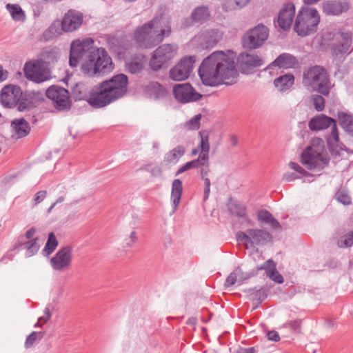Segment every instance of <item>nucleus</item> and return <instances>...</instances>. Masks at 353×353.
I'll list each match as a JSON object with an SVG mask.
<instances>
[{"instance_id": "6e6d98bb", "label": "nucleus", "mask_w": 353, "mask_h": 353, "mask_svg": "<svg viewBox=\"0 0 353 353\" xmlns=\"http://www.w3.org/2000/svg\"><path fill=\"white\" fill-rule=\"evenodd\" d=\"M236 236L238 241H245L246 243H250L249 229L245 232H238Z\"/></svg>"}, {"instance_id": "4be33fe9", "label": "nucleus", "mask_w": 353, "mask_h": 353, "mask_svg": "<svg viewBox=\"0 0 353 353\" xmlns=\"http://www.w3.org/2000/svg\"><path fill=\"white\" fill-rule=\"evenodd\" d=\"M297 65V60L295 57L288 53H283L280 54L272 63H271L265 70H269L272 73L271 70L278 67L279 68L289 69L294 68Z\"/></svg>"}, {"instance_id": "7c9ffc66", "label": "nucleus", "mask_w": 353, "mask_h": 353, "mask_svg": "<svg viewBox=\"0 0 353 353\" xmlns=\"http://www.w3.org/2000/svg\"><path fill=\"white\" fill-rule=\"evenodd\" d=\"M211 14L208 7L205 6H198L194 8L191 14V17L194 22L203 23L210 19Z\"/></svg>"}, {"instance_id": "f257e3e1", "label": "nucleus", "mask_w": 353, "mask_h": 353, "mask_svg": "<svg viewBox=\"0 0 353 353\" xmlns=\"http://www.w3.org/2000/svg\"><path fill=\"white\" fill-rule=\"evenodd\" d=\"M128 78L124 74L105 80L94 89L79 82L72 88L75 100H86L96 108H103L123 97L128 92Z\"/></svg>"}, {"instance_id": "dca6fc26", "label": "nucleus", "mask_w": 353, "mask_h": 353, "mask_svg": "<svg viewBox=\"0 0 353 353\" xmlns=\"http://www.w3.org/2000/svg\"><path fill=\"white\" fill-rule=\"evenodd\" d=\"M22 97V91L17 85H8L5 86L0 94V103L6 108L15 106Z\"/></svg>"}, {"instance_id": "052dcab7", "label": "nucleus", "mask_w": 353, "mask_h": 353, "mask_svg": "<svg viewBox=\"0 0 353 353\" xmlns=\"http://www.w3.org/2000/svg\"><path fill=\"white\" fill-rule=\"evenodd\" d=\"M289 167L301 175H305L307 174V172L296 163L290 162L289 163Z\"/></svg>"}, {"instance_id": "f3484780", "label": "nucleus", "mask_w": 353, "mask_h": 353, "mask_svg": "<svg viewBox=\"0 0 353 353\" xmlns=\"http://www.w3.org/2000/svg\"><path fill=\"white\" fill-rule=\"evenodd\" d=\"M242 73L250 74L257 67L263 64V61L258 55L247 52L241 53L237 59Z\"/></svg>"}, {"instance_id": "58836bf2", "label": "nucleus", "mask_w": 353, "mask_h": 353, "mask_svg": "<svg viewBox=\"0 0 353 353\" xmlns=\"http://www.w3.org/2000/svg\"><path fill=\"white\" fill-rule=\"evenodd\" d=\"M242 271L240 268H236L232 272H231L227 277L224 285L226 288L230 287L235 284L236 282L242 281L243 280Z\"/></svg>"}, {"instance_id": "9d476101", "label": "nucleus", "mask_w": 353, "mask_h": 353, "mask_svg": "<svg viewBox=\"0 0 353 353\" xmlns=\"http://www.w3.org/2000/svg\"><path fill=\"white\" fill-rule=\"evenodd\" d=\"M269 36L268 28L263 24H259L248 30L242 38L244 48L254 50L263 45Z\"/></svg>"}, {"instance_id": "20e7f679", "label": "nucleus", "mask_w": 353, "mask_h": 353, "mask_svg": "<svg viewBox=\"0 0 353 353\" xmlns=\"http://www.w3.org/2000/svg\"><path fill=\"white\" fill-rule=\"evenodd\" d=\"M303 84L309 90L323 95L330 92V82L326 70L320 65H314L304 70Z\"/></svg>"}, {"instance_id": "6ab92c4d", "label": "nucleus", "mask_w": 353, "mask_h": 353, "mask_svg": "<svg viewBox=\"0 0 353 353\" xmlns=\"http://www.w3.org/2000/svg\"><path fill=\"white\" fill-rule=\"evenodd\" d=\"M335 39L337 43L332 45V53L334 56L341 57L348 51L352 44L351 34L347 32L337 33Z\"/></svg>"}, {"instance_id": "69168bd1", "label": "nucleus", "mask_w": 353, "mask_h": 353, "mask_svg": "<svg viewBox=\"0 0 353 353\" xmlns=\"http://www.w3.org/2000/svg\"><path fill=\"white\" fill-rule=\"evenodd\" d=\"M230 141L232 146L234 147L237 145L238 139L235 135H231L230 137Z\"/></svg>"}, {"instance_id": "c9c22d12", "label": "nucleus", "mask_w": 353, "mask_h": 353, "mask_svg": "<svg viewBox=\"0 0 353 353\" xmlns=\"http://www.w3.org/2000/svg\"><path fill=\"white\" fill-rule=\"evenodd\" d=\"M327 142L329 146L339 148L343 149V145L340 142L338 130L336 122L332 126L331 133L327 138Z\"/></svg>"}, {"instance_id": "79ce46f5", "label": "nucleus", "mask_w": 353, "mask_h": 353, "mask_svg": "<svg viewBox=\"0 0 353 353\" xmlns=\"http://www.w3.org/2000/svg\"><path fill=\"white\" fill-rule=\"evenodd\" d=\"M336 199L343 205H350L352 203L351 197L347 191L344 188H340L335 194Z\"/></svg>"}, {"instance_id": "e433bc0d", "label": "nucleus", "mask_w": 353, "mask_h": 353, "mask_svg": "<svg viewBox=\"0 0 353 353\" xmlns=\"http://www.w3.org/2000/svg\"><path fill=\"white\" fill-rule=\"evenodd\" d=\"M248 293V297L252 301H256L261 303L267 296L266 290L263 288L259 289H248L245 290Z\"/></svg>"}, {"instance_id": "5fc2aeb1", "label": "nucleus", "mask_w": 353, "mask_h": 353, "mask_svg": "<svg viewBox=\"0 0 353 353\" xmlns=\"http://www.w3.org/2000/svg\"><path fill=\"white\" fill-rule=\"evenodd\" d=\"M250 0H232L230 1V6L234 9L242 8L245 7Z\"/></svg>"}, {"instance_id": "c756f323", "label": "nucleus", "mask_w": 353, "mask_h": 353, "mask_svg": "<svg viewBox=\"0 0 353 353\" xmlns=\"http://www.w3.org/2000/svg\"><path fill=\"white\" fill-rule=\"evenodd\" d=\"M38 241V239L19 241L17 248L21 250H26V256L30 257L38 252L39 249V244Z\"/></svg>"}, {"instance_id": "473e14b6", "label": "nucleus", "mask_w": 353, "mask_h": 353, "mask_svg": "<svg viewBox=\"0 0 353 353\" xmlns=\"http://www.w3.org/2000/svg\"><path fill=\"white\" fill-rule=\"evenodd\" d=\"M199 135L201 137V141L198 147L200 149V154L198 159L200 160H208L209 159L210 152L209 137L203 132H199Z\"/></svg>"}, {"instance_id": "6e6552de", "label": "nucleus", "mask_w": 353, "mask_h": 353, "mask_svg": "<svg viewBox=\"0 0 353 353\" xmlns=\"http://www.w3.org/2000/svg\"><path fill=\"white\" fill-rule=\"evenodd\" d=\"M323 142L321 139H312L310 145L302 153L303 164L312 170L320 165L321 163H327V159L323 155Z\"/></svg>"}, {"instance_id": "412c9836", "label": "nucleus", "mask_w": 353, "mask_h": 353, "mask_svg": "<svg viewBox=\"0 0 353 353\" xmlns=\"http://www.w3.org/2000/svg\"><path fill=\"white\" fill-rule=\"evenodd\" d=\"M250 247L264 245L272 241V235L263 229H249Z\"/></svg>"}, {"instance_id": "c03bdc74", "label": "nucleus", "mask_w": 353, "mask_h": 353, "mask_svg": "<svg viewBox=\"0 0 353 353\" xmlns=\"http://www.w3.org/2000/svg\"><path fill=\"white\" fill-rule=\"evenodd\" d=\"M201 114H199L195 115L190 121L185 123V127L190 130H196L200 128V120Z\"/></svg>"}, {"instance_id": "603ef678", "label": "nucleus", "mask_w": 353, "mask_h": 353, "mask_svg": "<svg viewBox=\"0 0 353 353\" xmlns=\"http://www.w3.org/2000/svg\"><path fill=\"white\" fill-rule=\"evenodd\" d=\"M39 334H40V333H38L37 332H32L29 336H28L24 344L25 347L29 348L31 346H32L35 341H37Z\"/></svg>"}, {"instance_id": "864d4df0", "label": "nucleus", "mask_w": 353, "mask_h": 353, "mask_svg": "<svg viewBox=\"0 0 353 353\" xmlns=\"http://www.w3.org/2000/svg\"><path fill=\"white\" fill-rule=\"evenodd\" d=\"M17 105H18L17 109L20 112L29 110L32 108V103L26 99L23 100L22 97L19 101Z\"/></svg>"}, {"instance_id": "7ed1b4c3", "label": "nucleus", "mask_w": 353, "mask_h": 353, "mask_svg": "<svg viewBox=\"0 0 353 353\" xmlns=\"http://www.w3.org/2000/svg\"><path fill=\"white\" fill-rule=\"evenodd\" d=\"M172 33L171 19L163 14L137 28L134 33L136 43L141 48L150 49L161 43Z\"/></svg>"}, {"instance_id": "bb28decb", "label": "nucleus", "mask_w": 353, "mask_h": 353, "mask_svg": "<svg viewBox=\"0 0 353 353\" xmlns=\"http://www.w3.org/2000/svg\"><path fill=\"white\" fill-rule=\"evenodd\" d=\"M11 126L14 132L12 137L16 139H20L27 136L30 130L28 123L24 119L12 121Z\"/></svg>"}, {"instance_id": "4468645a", "label": "nucleus", "mask_w": 353, "mask_h": 353, "mask_svg": "<svg viewBox=\"0 0 353 353\" xmlns=\"http://www.w3.org/2000/svg\"><path fill=\"white\" fill-rule=\"evenodd\" d=\"M195 60L194 56L181 59L174 67L170 69L169 72L170 78L174 81L186 79L192 70Z\"/></svg>"}, {"instance_id": "a19ab883", "label": "nucleus", "mask_w": 353, "mask_h": 353, "mask_svg": "<svg viewBox=\"0 0 353 353\" xmlns=\"http://www.w3.org/2000/svg\"><path fill=\"white\" fill-rule=\"evenodd\" d=\"M127 70L132 74H137L143 68V62L142 59H136L132 60L126 64Z\"/></svg>"}, {"instance_id": "0eeeda50", "label": "nucleus", "mask_w": 353, "mask_h": 353, "mask_svg": "<svg viewBox=\"0 0 353 353\" xmlns=\"http://www.w3.org/2000/svg\"><path fill=\"white\" fill-rule=\"evenodd\" d=\"M178 46L175 43H165L159 46L152 54L150 67L158 71L168 65L177 56Z\"/></svg>"}, {"instance_id": "13d9d810", "label": "nucleus", "mask_w": 353, "mask_h": 353, "mask_svg": "<svg viewBox=\"0 0 353 353\" xmlns=\"http://www.w3.org/2000/svg\"><path fill=\"white\" fill-rule=\"evenodd\" d=\"M46 194H47V192L46 190H41V191L38 192L35 194L34 198V204L37 205V204L41 203V201H43V199L46 198Z\"/></svg>"}, {"instance_id": "bf43d9fd", "label": "nucleus", "mask_w": 353, "mask_h": 353, "mask_svg": "<svg viewBox=\"0 0 353 353\" xmlns=\"http://www.w3.org/2000/svg\"><path fill=\"white\" fill-rule=\"evenodd\" d=\"M287 325L289 327H290L292 330H293L295 332H300L301 330V321L300 320H295L289 321L287 323Z\"/></svg>"}, {"instance_id": "37998d69", "label": "nucleus", "mask_w": 353, "mask_h": 353, "mask_svg": "<svg viewBox=\"0 0 353 353\" xmlns=\"http://www.w3.org/2000/svg\"><path fill=\"white\" fill-rule=\"evenodd\" d=\"M58 58V54L54 51H46L43 52L42 58L39 60H42L43 65L48 64L50 65L51 63H54Z\"/></svg>"}, {"instance_id": "3c124183", "label": "nucleus", "mask_w": 353, "mask_h": 353, "mask_svg": "<svg viewBox=\"0 0 353 353\" xmlns=\"http://www.w3.org/2000/svg\"><path fill=\"white\" fill-rule=\"evenodd\" d=\"M50 317H51V312H50V310L48 307H46L44 310V315L41 316L39 319L38 322L36 323L34 327H38L40 325L41 326L42 325L48 322V321L50 319Z\"/></svg>"}, {"instance_id": "9b49d317", "label": "nucleus", "mask_w": 353, "mask_h": 353, "mask_svg": "<svg viewBox=\"0 0 353 353\" xmlns=\"http://www.w3.org/2000/svg\"><path fill=\"white\" fill-rule=\"evenodd\" d=\"M23 72L25 77L35 83H40L51 78L50 70L46 68L42 60H32L26 63Z\"/></svg>"}, {"instance_id": "2eb2a0df", "label": "nucleus", "mask_w": 353, "mask_h": 353, "mask_svg": "<svg viewBox=\"0 0 353 353\" xmlns=\"http://www.w3.org/2000/svg\"><path fill=\"white\" fill-rule=\"evenodd\" d=\"M72 258V248L70 245L61 248L51 259L52 268L57 271H63L71 264Z\"/></svg>"}, {"instance_id": "a18cd8bd", "label": "nucleus", "mask_w": 353, "mask_h": 353, "mask_svg": "<svg viewBox=\"0 0 353 353\" xmlns=\"http://www.w3.org/2000/svg\"><path fill=\"white\" fill-rule=\"evenodd\" d=\"M200 161L201 160L197 158L196 159L186 163L177 170L176 176L190 169L199 168Z\"/></svg>"}, {"instance_id": "774afa93", "label": "nucleus", "mask_w": 353, "mask_h": 353, "mask_svg": "<svg viewBox=\"0 0 353 353\" xmlns=\"http://www.w3.org/2000/svg\"><path fill=\"white\" fill-rule=\"evenodd\" d=\"M256 350L254 347H249V348H245L243 350V353H255Z\"/></svg>"}, {"instance_id": "f03ea898", "label": "nucleus", "mask_w": 353, "mask_h": 353, "mask_svg": "<svg viewBox=\"0 0 353 353\" xmlns=\"http://www.w3.org/2000/svg\"><path fill=\"white\" fill-rule=\"evenodd\" d=\"M199 74L206 85L234 84L239 77L234 52L232 50L212 52L202 61L199 68Z\"/></svg>"}, {"instance_id": "39448f33", "label": "nucleus", "mask_w": 353, "mask_h": 353, "mask_svg": "<svg viewBox=\"0 0 353 353\" xmlns=\"http://www.w3.org/2000/svg\"><path fill=\"white\" fill-rule=\"evenodd\" d=\"M112 65L111 57L104 48H100L90 54L89 57L82 63L81 70L84 74L93 77L110 70L112 68Z\"/></svg>"}, {"instance_id": "a211bd4d", "label": "nucleus", "mask_w": 353, "mask_h": 353, "mask_svg": "<svg viewBox=\"0 0 353 353\" xmlns=\"http://www.w3.org/2000/svg\"><path fill=\"white\" fill-rule=\"evenodd\" d=\"M83 19V14L74 10H68L63 16L61 21V29L65 32L75 31L82 24Z\"/></svg>"}, {"instance_id": "423d86ee", "label": "nucleus", "mask_w": 353, "mask_h": 353, "mask_svg": "<svg viewBox=\"0 0 353 353\" xmlns=\"http://www.w3.org/2000/svg\"><path fill=\"white\" fill-rule=\"evenodd\" d=\"M320 16L314 8H303L295 20L294 30L301 36H306L316 29Z\"/></svg>"}, {"instance_id": "5701e85b", "label": "nucleus", "mask_w": 353, "mask_h": 353, "mask_svg": "<svg viewBox=\"0 0 353 353\" xmlns=\"http://www.w3.org/2000/svg\"><path fill=\"white\" fill-rule=\"evenodd\" d=\"M350 8L346 1H327L323 4V12L327 15H339Z\"/></svg>"}, {"instance_id": "aec40b11", "label": "nucleus", "mask_w": 353, "mask_h": 353, "mask_svg": "<svg viewBox=\"0 0 353 353\" xmlns=\"http://www.w3.org/2000/svg\"><path fill=\"white\" fill-rule=\"evenodd\" d=\"M295 6L293 3H288L284 5L278 16L279 26L283 30H288L293 22Z\"/></svg>"}, {"instance_id": "2f4dec72", "label": "nucleus", "mask_w": 353, "mask_h": 353, "mask_svg": "<svg viewBox=\"0 0 353 353\" xmlns=\"http://www.w3.org/2000/svg\"><path fill=\"white\" fill-rule=\"evenodd\" d=\"M183 185L180 179H174L172 183L171 199L174 206V211L179 206L182 195Z\"/></svg>"}, {"instance_id": "0e129e2a", "label": "nucleus", "mask_w": 353, "mask_h": 353, "mask_svg": "<svg viewBox=\"0 0 353 353\" xmlns=\"http://www.w3.org/2000/svg\"><path fill=\"white\" fill-rule=\"evenodd\" d=\"M150 172L152 176H154V177L161 176L162 175V169L161 167L157 165V166H154V168H152L150 170Z\"/></svg>"}, {"instance_id": "de8ad7c7", "label": "nucleus", "mask_w": 353, "mask_h": 353, "mask_svg": "<svg viewBox=\"0 0 353 353\" xmlns=\"http://www.w3.org/2000/svg\"><path fill=\"white\" fill-rule=\"evenodd\" d=\"M339 119L345 125L347 130L353 134V119L350 120L349 116L345 113H339Z\"/></svg>"}, {"instance_id": "8fccbe9b", "label": "nucleus", "mask_w": 353, "mask_h": 353, "mask_svg": "<svg viewBox=\"0 0 353 353\" xmlns=\"http://www.w3.org/2000/svg\"><path fill=\"white\" fill-rule=\"evenodd\" d=\"M201 177L206 176L210 172L209 159L201 160L199 162Z\"/></svg>"}, {"instance_id": "b1692460", "label": "nucleus", "mask_w": 353, "mask_h": 353, "mask_svg": "<svg viewBox=\"0 0 353 353\" xmlns=\"http://www.w3.org/2000/svg\"><path fill=\"white\" fill-rule=\"evenodd\" d=\"M336 121L323 114L313 117L308 123V126L312 131H319L325 130L332 127Z\"/></svg>"}, {"instance_id": "f704fd0d", "label": "nucleus", "mask_w": 353, "mask_h": 353, "mask_svg": "<svg viewBox=\"0 0 353 353\" xmlns=\"http://www.w3.org/2000/svg\"><path fill=\"white\" fill-rule=\"evenodd\" d=\"M6 9L10 12L13 20L18 21H23L25 20V12L19 5L8 3Z\"/></svg>"}, {"instance_id": "cd10ccee", "label": "nucleus", "mask_w": 353, "mask_h": 353, "mask_svg": "<svg viewBox=\"0 0 353 353\" xmlns=\"http://www.w3.org/2000/svg\"><path fill=\"white\" fill-rule=\"evenodd\" d=\"M294 83V77L292 74H285L274 80V85L279 92L290 90Z\"/></svg>"}, {"instance_id": "393cba45", "label": "nucleus", "mask_w": 353, "mask_h": 353, "mask_svg": "<svg viewBox=\"0 0 353 353\" xmlns=\"http://www.w3.org/2000/svg\"><path fill=\"white\" fill-rule=\"evenodd\" d=\"M144 92L148 97L154 99L163 98L167 95L166 89L157 81L148 83L144 88Z\"/></svg>"}, {"instance_id": "4c0bfd02", "label": "nucleus", "mask_w": 353, "mask_h": 353, "mask_svg": "<svg viewBox=\"0 0 353 353\" xmlns=\"http://www.w3.org/2000/svg\"><path fill=\"white\" fill-rule=\"evenodd\" d=\"M230 212L239 217H245L246 215V208L241 204L235 201H230L228 205Z\"/></svg>"}, {"instance_id": "ddd939ff", "label": "nucleus", "mask_w": 353, "mask_h": 353, "mask_svg": "<svg viewBox=\"0 0 353 353\" xmlns=\"http://www.w3.org/2000/svg\"><path fill=\"white\" fill-rule=\"evenodd\" d=\"M173 94L175 99L181 103L196 101L203 97L189 83L176 84L173 88Z\"/></svg>"}, {"instance_id": "a878e982", "label": "nucleus", "mask_w": 353, "mask_h": 353, "mask_svg": "<svg viewBox=\"0 0 353 353\" xmlns=\"http://www.w3.org/2000/svg\"><path fill=\"white\" fill-rule=\"evenodd\" d=\"M258 270H265L267 276L277 283H283L282 275L277 271L276 265L271 259L268 260L263 265L257 267Z\"/></svg>"}, {"instance_id": "09e8293b", "label": "nucleus", "mask_w": 353, "mask_h": 353, "mask_svg": "<svg viewBox=\"0 0 353 353\" xmlns=\"http://www.w3.org/2000/svg\"><path fill=\"white\" fill-rule=\"evenodd\" d=\"M312 101L314 103V108L317 111H322L325 107V100L324 98L318 94L313 95Z\"/></svg>"}, {"instance_id": "f8f14e48", "label": "nucleus", "mask_w": 353, "mask_h": 353, "mask_svg": "<svg viewBox=\"0 0 353 353\" xmlns=\"http://www.w3.org/2000/svg\"><path fill=\"white\" fill-rule=\"evenodd\" d=\"M46 97L52 101L54 107L59 110L69 109L70 99L68 91L58 85L50 86L46 92Z\"/></svg>"}, {"instance_id": "e2e57ef3", "label": "nucleus", "mask_w": 353, "mask_h": 353, "mask_svg": "<svg viewBox=\"0 0 353 353\" xmlns=\"http://www.w3.org/2000/svg\"><path fill=\"white\" fill-rule=\"evenodd\" d=\"M268 339L270 341H279L280 340V336L279 333L275 330H272L268 332L267 334Z\"/></svg>"}, {"instance_id": "72a5a7b5", "label": "nucleus", "mask_w": 353, "mask_h": 353, "mask_svg": "<svg viewBox=\"0 0 353 353\" xmlns=\"http://www.w3.org/2000/svg\"><path fill=\"white\" fill-rule=\"evenodd\" d=\"M185 152V148L183 145H178L165 154V161L168 163H176Z\"/></svg>"}, {"instance_id": "1a4fd4ad", "label": "nucleus", "mask_w": 353, "mask_h": 353, "mask_svg": "<svg viewBox=\"0 0 353 353\" xmlns=\"http://www.w3.org/2000/svg\"><path fill=\"white\" fill-rule=\"evenodd\" d=\"M94 49V41L91 38L83 40H75L70 46L69 63L71 67H76L79 61L83 58H88Z\"/></svg>"}, {"instance_id": "c85d7f7f", "label": "nucleus", "mask_w": 353, "mask_h": 353, "mask_svg": "<svg viewBox=\"0 0 353 353\" xmlns=\"http://www.w3.org/2000/svg\"><path fill=\"white\" fill-rule=\"evenodd\" d=\"M257 219L260 222L269 224L272 229L281 230V225L273 215L266 210H260L257 214Z\"/></svg>"}, {"instance_id": "4d7b16f0", "label": "nucleus", "mask_w": 353, "mask_h": 353, "mask_svg": "<svg viewBox=\"0 0 353 353\" xmlns=\"http://www.w3.org/2000/svg\"><path fill=\"white\" fill-rule=\"evenodd\" d=\"M36 231L37 230L35 228H31L26 232L24 236H20L19 241L32 240L33 239H35L34 236L36 233Z\"/></svg>"}, {"instance_id": "338daca9", "label": "nucleus", "mask_w": 353, "mask_h": 353, "mask_svg": "<svg viewBox=\"0 0 353 353\" xmlns=\"http://www.w3.org/2000/svg\"><path fill=\"white\" fill-rule=\"evenodd\" d=\"M7 78V72H4L3 69L0 68V81L5 80Z\"/></svg>"}, {"instance_id": "49530a36", "label": "nucleus", "mask_w": 353, "mask_h": 353, "mask_svg": "<svg viewBox=\"0 0 353 353\" xmlns=\"http://www.w3.org/2000/svg\"><path fill=\"white\" fill-rule=\"evenodd\" d=\"M338 245L341 248L351 247L353 245V231L349 232L338 241Z\"/></svg>"}, {"instance_id": "680f3d73", "label": "nucleus", "mask_w": 353, "mask_h": 353, "mask_svg": "<svg viewBox=\"0 0 353 353\" xmlns=\"http://www.w3.org/2000/svg\"><path fill=\"white\" fill-rule=\"evenodd\" d=\"M298 178H299V176L293 172H286L283 176V179L288 182L294 181Z\"/></svg>"}, {"instance_id": "ea45409f", "label": "nucleus", "mask_w": 353, "mask_h": 353, "mask_svg": "<svg viewBox=\"0 0 353 353\" xmlns=\"http://www.w3.org/2000/svg\"><path fill=\"white\" fill-rule=\"evenodd\" d=\"M58 245V241L53 232H50L48 235V239L43 249L46 255L52 253Z\"/></svg>"}]
</instances>
